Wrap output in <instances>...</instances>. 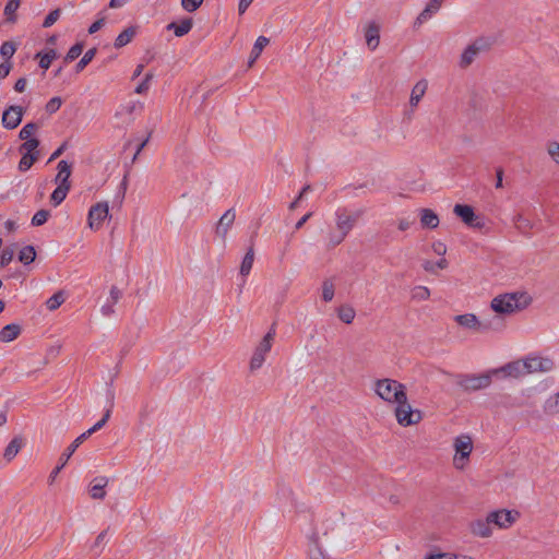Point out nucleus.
<instances>
[{
    "mask_svg": "<svg viewBox=\"0 0 559 559\" xmlns=\"http://www.w3.org/2000/svg\"><path fill=\"white\" fill-rule=\"evenodd\" d=\"M309 557L310 559H326L323 550L318 544V540H313L309 548Z\"/></svg>",
    "mask_w": 559,
    "mask_h": 559,
    "instance_id": "obj_48",
    "label": "nucleus"
},
{
    "mask_svg": "<svg viewBox=\"0 0 559 559\" xmlns=\"http://www.w3.org/2000/svg\"><path fill=\"white\" fill-rule=\"evenodd\" d=\"M39 152H34V154L24 153L20 163H19V170L20 171H26L28 170L33 164L38 159Z\"/></svg>",
    "mask_w": 559,
    "mask_h": 559,
    "instance_id": "obj_33",
    "label": "nucleus"
},
{
    "mask_svg": "<svg viewBox=\"0 0 559 559\" xmlns=\"http://www.w3.org/2000/svg\"><path fill=\"white\" fill-rule=\"evenodd\" d=\"M443 0H430L421 13L417 16L415 25H421L427 21L431 14L438 12L442 5Z\"/></svg>",
    "mask_w": 559,
    "mask_h": 559,
    "instance_id": "obj_24",
    "label": "nucleus"
},
{
    "mask_svg": "<svg viewBox=\"0 0 559 559\" xmlns=\"http://www.w3.org/2000/svg\"><path fill=\"white\" fill-rule=\"evenodd\" d=\"M253 0H239L238 11L243 14Z\"/></svg>",
    "mask_w": 559,
    "mask_h": 559,
    "instance_id": "obj_62",
    "label": "nucleus"
},
{
    "mask_svg": "<svg viewBox=\"0 0 559 559\" xmlns=\"http://www.w3.org/2000/svg\"><path fill=\"white\" fill-rule=\"evenodd\" d=\"M104 23H105V20H104V19H99V20L95 21V22L90 26V28H88V33H90V34H94V33L98 32V31L103 27Z\"/></svg>",
    "mask_w": 559,
    "mask_h": 559,
    "instance_id": "obj_57",
    "label": "nucleus"
},
{
    "mask_svg": "<svg viewBox=\"0 0 559 559\" xmlns=\"http://www.w3.org/2000/svg\"><path fill=\"white\" fill-rule=\"evenodd\" d=\"M253 262H254V250H253V246H251L248 249L247 253L245 254L241 265H240V274L242 276H247L250 273Z\"/></svg>",
    "mask_w": 559,
    "mask_h": 559,
    "instance_id": "obj_30",
    "label": "nucleus"
},
{
    "mask_svg": "<svg viewBox=\"0 0 559 559\" xmlns=\"http://www.w3.org/2000/svg\"><path fill=\"white\" fill-rule=\"evenodd\" d=\"M58 174L55 178V182L59 186L71 187L70 176H71V165L67 160H60L58 163Z\"/></svg>",
    "mask_w": 559,
    "mask_h": 559,
    "instance_id": "obj_18",
    "label": "nucleus"
},
{
    "mask_svg": "<svg viewBox=\"0 0 559 559\" xmlns=\"http://www.w3.org/2000/svg\"><path fill=\"white\" fill-rule=\"evenodd\" d=\"M469 532L477 537L489 538L492 535L491 522L488 515L485 519H476L469 523Z\"/></svg>",
    "mask_w": 559,
    "mask_h": 559,
    "instance_id": "obj_15",
    "label": "nucleus"
},
{
    "mask_svg": "<svg viewBox=\"0 0 559 559\" xmlns=\"http://www.w3.org/2000/svg\"><path fill=\"white\" fill-rule=\"evenodd\" d=\"M26 84H27L26 79L21 78L15 82L14 90L19 93H23L26 88Z\"/></svg>",
    "mask_w": 559,
    "mask_h": 559,
    "instance_id": "obj_59",
    "label": "nucleus"
},
{
    "mask_svg": "<svg viewBox=\"0 0 559 559\" xmlns=\"http://www.w3.org/2000/svg\"><path fill=\"white\" fill-rule=\"evenodd\" d=\"M84 441L80 439V437H78L69 447L68 449L66 450L64 453L61 454L60 456V464L57 465L52 472L50 473V476H49V479L50 481H53L55 478L57 477V475L60 473V471L64 467V465L67 464V462L69 461V459H71V456L73 455V453L75 452V450L80 447V444H82Z\"/></svg>",
    "mask_w": 559,
    "mask_h": 559,
    "instance_id": "obj_17",
    "label": "nucleus"
},
{
    "mask_svg": "<svg viewBox=\"0 0 559 559\" xmlns=\"http://www.w3.org/2000/svg\"><path fill=\"white\" fill-rule=\"evenodd\" d=\"M453 320L457 325L474 332H485L489 329V325L479 321L474 313L457 314Z\"/></svg>",
    "mask_w": 559,
    "mask_h": 559,
    "instance_id": "obj_12",
    "label": "nucleus"
},
{
    "mask_svg": "<svg viewBox=\"0 0 559 559\" xmlns=\"http://www.w3.org/2000/svg\"><path fill=\"white\" fill-rule=\"evenodd\" d=\"M49 215H50V213L47 210L37 211L32 218V225L33 226L44 225L47 222Z\"/></svg>",
    "mask_w": 559,
    "mask_h": 559,
    "instance_id": "obj_45",
    "label": "nucleus"
},
{
    "mask_svg": "<svg viewBox=\"0 0 559 559\" xmlns=\"http://www.w3.org/2000/svg\"><path fill=\"white\" fill-rule=\"evenodd\" d=\"M480 49L481 47L477 44V41L468 45L461 56L460 66L462 68H467L469 64H472V62L480 52Z\"/></svg>",
    "mask_w": 559,
    "mask_h": 559,
    "instance_id": "obj_23",
    "label": "nucleus"
},
{
    "mask_svg": "<svg viewBox=\"0 0 559 559\" xmlns=\"http://www.w3.org/2000/svg\"><path fill=\"white\" fill-rule=\"evenodd\" d=\"M36 57L39 58V67L41 69L47 70L50 67L52 60L57 57V52L55 49H50L48 52L44 55L37 53Z\"/></svg>",
    "mask_w": 559,
    "mask_h": 559,
    "instance_id": "obj_42",
    "label": "nucleus"
},
{
    "mask_svg": "<svg viewBox=\"0 0 559 559\" xmlns=\"http://www.w3.org/2000/svg\"><path fill=\"white\" fill-rule=\"evenodd\" d=\"M38 127L36 123L34 122H29L27 124H25L21 131H20V138L22 140H28V139H32V135L37 131Z\"/></svg>",
    "mask_w": 559,
    "mask_h": 559,
    "instance_id": "obj_46",
    "label": "nucleus"
},
{
    "mask_svg": "<svg viewBox=\"0 0 559 559\" xmlns=\"http://www.w3.org/2000/svg\"><path fill=\"white\" fill-rule=\"evenodd\" d=\"M22 332L21 325L17 323H10L3 326L0 331V342L9 343L16 340Z\"/></svg>",
    "mask_w": 559,
    "mask_h": 559,
    "instance_id": "obj_21",
    "label": "nucleus"
},
{
    "mask_svg": "<svg viewBox=\"0 0 559 559\" xmlns=\"http://www.w3.org/2000/svg\"><path fill=\"white\" fill-rule=\"evenodd\" d=\"M21 0H10L5 8H4V14L7 15V19L9 22H15L16 16L15 12L20 8Z\"/></svg>",
    "mask_w": 559,
    "mask_h": 559,
    "instance_id": "obj_39",
    "label": "nucleus"
},
{
    "mask_svg": "<svg viewBox=\"0 0 559 559\" xmlns=\"http://www.w3.org/2000/svg\"><path fill=\"white\" fill-rule=\"evenodd\" d=\"M531 302V298L525 293H506L496 296L490 308L498 314H512L525 309Z\"/></svg>",
    "mask_w": 559,
    "mask_h": 559,
    "instance_id": "obj_1",
    "label": "nucleus"
},
{
    "mask_svg": "<svg viewBox=\"0 0 559 559\" xmlns=\"http://www.w3.org/2000/svg\"><path fill=\"white\" fill-rule=\"evenodd\" d=\"M108 478L105 476L95 478L90 489L91 497L93 499H104L106 496L105 487L108 485Z\"/></svg>",
    "mask_w": 559,
    "mask_h": 559,
    "instance_id": "obj_27",
    "label": "nucleus"
},
{
    "mask_svg": "<svg viewBox=\"0 0 559 559\" xmlns=\"http://www.w3.org/2000/svg\"><path fill=\"white\" fill-rule=\"evenodd\" d=\"M496 177H497V181H496V188L497 189H501L503 187V169L501 167L497 168L496 169Z\"/></svg>",
    "mask_w": 559,
    "mask_h": 559,
    "instance_id": "obj_60",
    "label": "nucleus"
},
{
    "mask_svg": "<svg viewBox=\"0 0 559 559\" xmlns=\"http://www.w3.org/2000/svg\"><path fill=\"white\" fill-rule=\"evenodd\" d=\"M337 316L342 322L350 324L355 319L356 312L352 306L344 305L338 308Z\"/></svg>",
    "mask_w": 559,
    "mask_h": 559,
    "instance_id": "obj_31",
    "label": "nucleus"
},
{
    "mask_svg": "<svg viewBox=\"0 0 559 559\" xmlns=\"http://www.w3.org/2000/svg\"><path fill=\"white\" fill-rule=\"evenodd\" d=\"M455 455L453 464L455 468L463 469L473 451V441L468 435H461L454 440Z\"/></svg>",
    "mask_w": 559,
    "mask_h": 559,
    "instance_id": "obj_6",
    "label": "nucleus"
},
{
    "mask_svg": "<svg viewBox=\"0 0 559 559\" xmlns=\"http://www.w3.org/2000/svg\"><path fill=\"white\" fill-rule=\"evenodd\" d=\"M432 250L438 255H444L447 253V246L442 241H435Z\"/></svg>",
    "mask_w": 559,
    "mask_h": 559,
    "instance_id": "obj_56",
    "label": "nucleus"
},
{
    "mask_svg": "<svg viewBox=\"0 0 559 559\" xmlns=\"http://www.w3.org/2000/svg\"><path fill=\"white\" fill-rule=\"evenodd\" d=\"M109 215V206L107 202H98L93 205L88 211V227L93 230H98L103 222Z\"/></svg>",
    "mask_w": 559,
    "mask_h": 559,
    "instance_id": "obj_10",
    "label": "nucleus"
},
{
    "mask_svg": "<svg viewBox=\"0 0 559 559\" xmlns=\"http://www.w3.org/2000/svg\"><path fill=\"white\" fill-rule=\"evenodd\" d=\"M428 88V82L427 80L423 79L419 80L412 90L411 97H409V105L411 107L415 108L418 106L419 102L426 94V91Z\"/></svg>",
    "mask_w": 559,
    "mask_h": 559,
    "instance_id": "obj_19",
    "label": "nucleus"
},
{
    "mask_svg": "<svg viewBox=\"0 0 559 559\" xmlns=\"http://www.w3.org/2000/svg\"><path fill=\"white\" fill-rule=\"evenodd\" d=\"M67 143H62L50 156L49 162L57 159L66 150Z\"/></svg>",
    "mask_w": 559,
    "mask_h": 559,
    "instance_id": "obj_61",
    "label": "nucleus"
},
{
    "mask_svg": "<svg viewBox=\"0 0 559 559\" xmlns=\"http://www.w3.org/2000/svg\"><path fill=\"white\" fill-rule=\"evenodd\" d=\"M335 286L332 278H326L322 283V299L329 302L333 299Z\"/></svg>",
    "mask_w": 559,
    "mask_h": 559,
    "instance_id": "obj_37",
    "label": "nucleus"
},
{
    "mask_svg": "<svg viewBox=\"0 0 559 559\" xmlns=\"http://www.w3.org/2000/svg\"><path fill=\"white\" fill-rule=\"evenodd\" d=\"M35 258L36 251L33 246H25L24 248L21 249L19 253V260L24 264L32 263L35 260Z\"/></svg>",
    "mask_w": 559,
    "mask_h": 559,
    "instance_id": "obj_36",
    "label": "nucleus"
},
{
    "mask_svg": "<svg viewBox=\"0 0 559 559\" xmlns=\"http://www.w3.org/2000/svg\"><path fill=\"white\" fill-rule=\"evenodd\" d=\"M411 225H412V222H409L406 218H402V219L399 221L397 227H399V229L401 231H405V230H407L411 227Z\"/></svg>",
    "mask_w": 559,
    "mask_h": 559,
    "instance_id": "obj_64",
    "label": "nucleus"
},
{
    "mask_svg": "<svg viewBox=\"0 0 559 559\" xmlns=\"http://www.w3.org/2000/svg\"><path fill=\"white\" fill-rule=\"evenodd\" d=\"M373 391L382 401L394 404L406 393V386L397 380L383 378L373 382Z\"/></svg>",
    "mask_w": 559,
    "mask_h": 559,
    "instance_id": "obj_2",
    "label": "nucleus"
},
{
    "mask_svg": "<svg viewBox=\"0 0 559 559\" xmlns=\"http://www.w3.org/2000/svg\"><path fill=\"white\" fill-rule=\"evenodd\" d=\"M13 257L14 250L10 247L4 248L0 257L1 266L8 265L12 261Z\"/></svg>",
    "mask_w": 559,
    "mask_h": 559,
    "instance_id": "obj_55",
    "label": "nucleus"
},
{
    "mask_svg": "<svg viewBox=\"0 0 559 559\" xmlns=\"http://www.w3.org/2000/svg\"><path fill=\"white\" fill-rule=\"evenodd\" d=\"M82 51H83V44L78 43L69 49L64 60L67 62H71V61L75 60L76 58H79L80 55L82 53Z\"/></svg>",
    "mask_w": 559,
    "mask_h": 559,
    "instance_id": "obj_47",
    "label": "nucleus"
},
{
    "mask_svg": "<svg viewBox=\"0 0 559 559\" xmlns=\"http://www.w3.org/2000/svg\"><path fill=\"white\" fill-rule=\"evenodd\" d=\"M21 447L22 440L20 438H13L4 450V459L11 461L19 453Z\"/></svg>",
    "mask_w": 559,
    "mask_h": 559,
    "instance_id": "obj_32",
    "label": "nucleus"
},
{
    "mask_svg": "<svg viewBox=\"0 0 559 559\" xmlns=\"http://www.w3.org/2000/svg\"><path fill=\"white\" fill-rule=\"evenodd\" d=\"M97 52L96 48L88 49L84 56L81 58V60L76 63L75 70L76 72H81L95 57Z\"/></svg>",
    "mask_w": 559,
    "mask_h": 559,
    "instance_id": "obj_41",
    "label": "nucleus"
},
{
    "mask_svg": "<svg viewBox=\"0 0 559 559\" xmlns=\"http://www.w3.org/2000/svg\"><path fill=\"white\" fill-rule=\"evenodd\" d=\"M121 297V292L117 286H111L110 288V298L112 300V304H117L118 300Z\"/></svg>",
    "mask_w": 559,
    "mask_h": 559,
    "instance_id": "obj_58",
    "label": "nucleus"
},
{
    "mask_svg": "<svg viewBox=\"0 0 559 559\" xmlns=\"http://www.w3.org/2000/svg\"><path fill=\"white\" fill-rule=\"evenodd\" d=\"M62 105V99L59 96L52 97L47 104H46V111L48 114H55L59 110V108Z\"/></svg>",
    "mask_w": 559,
    "mask_h": 559,
    "instance_id": "obj_53",
    "label": "nucleus"
},
{
    "mask_svg": "<svg viewBox=\"0 0 559 559\" xmlns=\"http://www.w3.org/2000/svg\"><path fill=\"white\" fill-rule=\"evenodd\" d=\"M23 108L20 106H10L2 115V124L7 129H15L22 121Z\"/></svg>",
    "mask_w": 559,
    "mask_h": 559,
    "instance_id": "obj_13",
    "label": "nucleus"
},
{
    "mask_svg": "<svg viewBox=\"0 0 559 559\" xmlns=\"http://www.w3.org/2000/svg\"><path fill=\"white\" fill-rule=\"evenodd\" d=\"M275 328L274 325H272L270 331L263 336V338L260 341V343L253 350V354L249 362V369L251 372L259 370L263 366L265 357L273 346Z\"/></svg>",
    "mask_w": 559,
    "mask_h": 559,
    "instance_id": "obj_4",
    "label": "nucleus"
},
{
    "mask_svg": "<svg viewBox=\"0 0 559 559\" xmlns=\"http://www.w3.org/2000/svg\"><path fill=\"white\" fill-rule=\"evenodd\" d=\"M499 372H502L506 377L511 378H520L526 376L524 359L509 362L501 368L492 370L493 374Z\"/></svg>",
    "mask_w": 559,
    "mask_h": 559,
    "instance_id": "obj_16",
    "label": "nucleus"
},
{
    "mask_svg": "<svg viewBox=\"0 0 559 559\" xmlns=\"http://www.w3.org/2000/svg\"><path fill=\"white\" fill-rule=\"evenodd\" d=\"M347 237L346 234H343L342 231H330L328 235V247L329 248H335L336 246L341 245L345 238Z\"/></svg>",
    "mask_w": 559,
    "mask_h": 559,
    "instance_id": "obj_38",
    "label": "nucleus"
},
{
    "mask_svg": "<svg viewBox=\"0 0 559 559\" xmlns=\"http://www.w3.org/2000/svg\"><path fill=\"white\" fill-rule=\"evenodd\" d=\"M64 301V292L58 290L46 301V306L50 311H53L57 310Z\"/></svg>",
    "mask_w": 559,
    "mask_h": 559,
    "instance_id": "obj_35",
    "label": "nucleus"
},
{
    "mask_svg": "<svg viewBox=\"0 0 559 559\" xmlns=\"http://www.w3.org/2000/svg\"><path fill=\"white\" fill-rule=\"evenodd\" d=\"M423 267L425 271H427L429 273H436V263L432 261L426 260L423 263Z\"/></svg>",
    "mask_w": 559,
    "mask_h": 559,
    "instance_id": "obj_63",
    "label": "nucleus"
},
{
    "mask_svg": "<svg viewBox=\"0 0 559 559\" xmlns=\"http://www.w3.org/2000/svg\"><path fill=\"white\" fill-rule=\"evenodd\" d=\"M61 15V10L60 9H55L52 10L47 16L46 19L44 20V23H43V27H50L52 26L57 21L58 19L60 17Z\"/></svg>",
    "mask_w": 559,
    "mask_h": 559,
    "instance_id": "obj_52",
    "label": "nucleus"
},
{
    "mask_svg": "<svg viewBox=\"0 0 559 559\" xmlns=\"http://www.w3.org/2000/svg\"><path fill=\"white\" fill-rule=\"evenodd\" d=\"M430 297V290L426 286H416L412 290V299L416 301H425Z\"/></svg>",
    "mask_w": 559,
    "mask_h": 559,
    "instance_id": "obj_40",
    "label": "nucleus"
},
{
    "mask_svg": "<svg viewBox=\"0 0 559 559\" xmlns=\"http://www.w3.org/2000/svg\"><path fill=\"white\" fill-rule=\"evenodd\" d=\"M110 415H111V409L108 408L103 418L100 420H98L93 427H91L88 430H86L85 432L81 433L79 437L81 440L85 441L91 435H93L94 432L100 430L105 425L106 423L108 421V419L110 418Z\"/></svg>",
    "mask_w": 559,
    "mask_h": 559,
    "instance_id": "obj_29",
    "label": "nucleus"
},
{
    "mask_svg": "<svg viewBox=\"0 0 559 559\" xmlns=\"http://www.w3.org/2000/svg\"><path fill=\"white\" fill-rule=\"evenodd\" d=\"M193 22L191 19H185L179 24L171 22L167 25L168 29H174L177 37H182L188 34L192 28Z\"/></svg>",
    "mask_w": 559,
    "mask_h": 559,
    "instance_id": "obj_28",
    "label": "nucleus"
},
{
    "mask_svg": "<svg viewBox=\"0 0 559 559\" xmlns=\"http://www.w3.org/2000/svg\"><path fill=\"white\" fill-rule=\"evenodd\" d=\"M25 142L20 146V151L28 154H34V152H38L37 147L39 145V141L37 139H28L24 140Z\"/></svg>",
    "mask_w": 559,
    "mask_h": 559,
    "instance_id": "obj_44",
    "label": "nucleus"
},
{
    "mask_svg": "<svg viewBox=\"0 0 559 559\" xmlns=\"http://www.w3.org/2000/svg\"><path fill=\"white\" fill-rule=\"evenodd\" d=\"M547 153L559 165V142L551 141L547 144Z\"/></svg>",
    "mask_w": 559,
    "mask_h": 559,
    "instance_id": "obj_49",
    "label": "nucleus"
},
{
    "mask_svg": "<svg viewBox=\"0 0 559 559\" xmlns=\"http://www.w3.org/2000/svg\"><path fill=\"white\" fill-rule=\"evenodd\" d=\"M492 371L483 374H459L456 384L464 391H477L486 389L491 383Z\"/></svg>",
    "mask_w": 559,
    "mask_h": 559,
    "instance_id": "obj_5",
    "label": "nucleus"
},
{
    "mask_svg": "<svg viewBox=\"0 0 559 559\" xmlns=\"http://www.w3.org/2000/svg\"><path fill=\"white\" fill-rule=\"evenodd\" d=\"M487 515L492 525L500 530H507L520 519L521 514L516 510L500 509L489 512Z\"/></svg>",
    "mask_w": 559,
    "mask_h": 559,
    "instance_id": "obj_8",
    "label": "nucleus"
},
{
    "mask_svg": "<svg viewBox=\"0 0 559 559\" xmlns=\"http://www.w3.org/2000/svg\"><path fill=\"white\" fill-rule=\"evenodd\" d=\"M394 409L396 421L402 427H408L419 424L423 420V412L420 409H414L408 403L407 393L397 400Z\"/></svg>",
    "mask_w": 559,
    "mask_h": 559,
    "instance_id": "obj_3",
    "label": "nucleus"
},
{
    "mask_svg": "<svg viewBox=\"0 0 559 559\" xmlns=\"http://www.w3.org/2000/svg\"><path fill=\"white\" fill-rule=\"evenodd\" d=\"M453 213L468 227L481 229L485 223L475 214L474 209L467 204H455Z\"/></svg>",
    "mask_w": 559,
    "mask_h": 559,
    "instance_id": "obj_9",
    "label": "nucleus"
},
{
    "mask_svg": "<svg viewBox=\"0 0 559 559\" xmlns=\"http://www.w3.org/2000/svg\"><path fill=\"white\" fill-rule=\"evenodd\" d=\"M153 73H146L144 80L135 87L136 94H144L148 91L151 81L153 80Z\"/></svg>",
    "mask_w": 559,
    "mask_h": 559,
    "instance_id": "obj_50",
    "label": "nucleus"
},
{
    "mask_svg": "<svg viewBox=\"0 0 559 559\" xmlns=\"http://www.w3.org/2000/svg\"><path fill=\"white\" fill-rule=\"evenodd\" d=\"M364 213L365 211L361 209L352 213L345 207L338 209L335 212L336 229L348 235Z\"/></svg>",
    "mask_w": 559,
    "mask_h": 559,
    "instance_id": "obj_7",
    "label": "nucleus"
},
{
    "mask_svg": "<svg viewBox=\"0 0 559 559\" xmlns=\"http://www.w3.org/2000/svg\"><path fill=\"white\" fill-rule=\"evenodd\" d=\"M366 43L367 46L374 50L380 43V28L376 23H370L365 32Z\"/></svg>",
    "mask_w": 559,
    "mask_h": 559,
    "instance_id": "obj_22",
    "label": "nucleus"
},
{
    "mask_svg": "<svg viewBox=\"0 0 559 559\" xmlns=\"http://www.w3.org/2000/svg\"><path fill=\"white\" fill-rule=\"evenodd\" d=\"M544 409L547 414L559 413V392L545 402Z\"/></svg>",
    "mask_w": 559,
    "mask_h": 559,
    "instance_id": "obj_43",
    "label": "nucleus"
},
{
    "mask_svg": "<svg viewBox=\"0 0 559 559\" xmlns=\"http://www.w3.org/2000/svg\"><path fill=\"white\" fill-rule=\"evenodd\" d=\"M270 43V39L265 36H259L253 45V48L250 52V57H249V60H248V67L251 68L254 62L258 60V58L260 57L261 52L263 51V49L265 48V46H267Z\"/></svg>",
    "mask_w": 559,
    "mask_h": 559,
    "instance_id": "obj_25",
    "label": "nucleus"
},
{
    "mask_svg": "<svg viewBox=\"0 0 559 559\" xmlns=\"http://www.w3.org/2000/svg\"><path fill=\"white\" fill-rule=\"evenodd\" d=\"M526 374L547 372L554 368V361L546 357L531 356L524 359Z\"/></svg>",
    "mask_w": 559,
    "mask_h": 559,
    "instance_id": "obj_11",
    "label": "nucleus"
},
{
    "mask_svg": "<svg viewBox=\"0 0 559 559\" xmlns=\"http://www.w3.org/2000/svg\"><path fill=\"white\" fill-rule=\"evenodd\" d=\"M15 50H16V47H15L14 43H12V41H4L0 48V52H1L2 57L7 58V59L12 58Z\"/></svg>",
    "mask_w": 559,
    "mask_h": 559,
    "instance_id": "obj_51",
    "label": "nucleus"
},
{
    "mask_svg": "<svg viewBox=\"0 0 559 559\" xmlns=\"http://www.w3.org/2000/svg\"><path fill=\"white\" fill-rule=\"evenodd\" d=\"M71 187L67 186H59L53 190L50 197L51 203L57 206L59 205L67 197L68 192L70 191Z\"/></svg>",
    "mask_w": 559,
    "mask_h": 559,
    "instance_id": "obj_34",
    "label": "nucleus"
},
{
    "mask_svg": "<svg viewBox=\"0 0 559 559\" xmlns=\"http://www.w3.org/2000/svg\"><path fill=\"white\" fill-rule=\"evenodd\" d=\"M138 26H129L124 31H122L115 40V48L120 49L132 41L134 36L136 35Z\"/></svg>",
    "mask_w": 559,
    "mask_h": 559,
    "instance_id": "obj_26",
    "label": "nucleus"
},
{
    "mask_svg": "<svg viewBox=\"0 0 559 559\" xmlns=\"http://www.w3.org/2000/svg\"><path fill=\"white\" fill-rule=\"evenodd\" d=\"M236 219V213L234 209L227 210L219 218L215 227V234L222 240L226 239L229 228L233 226Z\"/></svg>",
    "mask_w": 559,
    "mask_h": 559,
    "instance_id": "obj_14",
    "label": "nucleus"
},
{
    "mask_svg": "<svg viewBox=\"0 0 559 559\" xmlns=\"http://www.w3.org/2000/svg\"><path fill=\"white\" fill-rule=\"evenodd\" d=\"M420 224L424 228L435 229L439 226V216L430 209L419 211Z\"/></svg>",
    "mask_w": 559,
    "mask_h": 559,
    "instance_id": "obj_20",
    "label": "nucleus"
},
{
    "mask_svg": "<svg viewBox=\"0 0 559 559\" xmlns=\"http://www.w3.org/2000/svg\"><path fill=\"white\" fill-rule=\"evenodd\" d=\"M204 0H181L182 8L188 12L198 10Z\"/></svg>",
    "mask_w": 559,
    "mask_h": 559,
    "instance_id": "obj_54",
    "label": "nucleus"
}]
</instances>
